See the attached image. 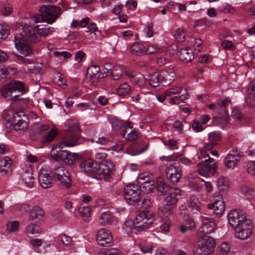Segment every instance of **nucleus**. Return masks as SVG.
I'll return each instance as SVG.
<instances>
[{
  "instance_id": "a878e982",
  "label": "nucleus",
  "mask_w": 255,
  "mask_h": 255,
  "mask_svg": "<svg viewBox=\"0 0 255 255\" xmlns=\"http://www.w3.org/2000/svg\"><path fill=\"white\" fill-rule=\"evenodd\" d=\"M162 82L166 85L170 84L175 78V73L173 68H168L160 73Z\"/></svg>"
},
{
  "instance_id": "c9c22d12",
  "label": "nucleus",
  "mask_w": 255,
  "mask_h": 255,
  "mask_svg": "<svg viewBox=\"0 0 255 255\" xmlns=\"http://www.w3.org/2000/svg\"><path fill=\"white\" fill-rule=\"evenodd\" d=\"M180 59L184 62H188L194 58L192 50L189 48H182L180 51Z\"/></svg>"
},
{
  "instance_id": "4d7b16f0",
  "label": "nucleus",
  "mask_w": 255,
  "mask_h": 255,
  "mask_svg": "<svg viewBox=\"0 0 255 255\" xmlns=\"http://www.w3.org/2000/svg\"><path fill=\"white\" fill-rule=\"evenodd\" d=\"M100 71V68L97 65H91L87 70V75L90 78L96 76Z\"/></svg>"
},
{
  "instance_id": "f257e3e1",
  "label": "nucleus",
  "mask_w": 255,
  "mask_h": 255,
  "mask_svg": "<svg viewBox=\"0 0 255 255\" xmlns=\"http://www.w3.org/2000/svg\"><path fill=\"white\" fill-rule=\"evenodd\" d=\"M21 30L14 36V45L17 51L24 56L32 54L31 43H36L52 34L54 28L47 24H37L33 28L31 24L21 22Z\"/></svg>"
},
{
  "instance_id": "4be33fe9",
  "label": "nucleus",
  "mask_w": 255,
  "mask_h": 255,
  "mask_svg": "<svg viewBox=\"0 0 255 255\" xmlns=\"http://www.w3.org/2000/svg\"><path fill=\"white\" fill-rule=\"evenodd\" d=\"M110 64L105 65V68L106 69L108 73L115 80H119L124 73H126L125 67L121 65H116L111 69Z\"/></svg>"
},
{
  "instance_id": "4468645a",
  "label": "nucleus",
  "mask_w": 255,
  "mask_h": 255,
  "mask_svg": "<svg viewBox=\"0 0 255 255\" xmlns=\"http://www.w3.org/2000/svg\"><path fill=\"white\" fill-rule=\"evenodd\" d=\"M166 178L172 184L179 182L182 176V167L176 163L167 166L165 170Z\"/></svg>"
},
{
  "instance_id": "f8f14e48",
  "label": "nucleus",
  "mask_w": 255,
  "mask_h": 255,
  "mask_svg": "<svg viewBox=\"0 0 255 255\" xmlns=\"http://www.w3.org/2000/svg\"><path fill=\"white\" fill-rule=\"evenodd\" d=\"M70 132L64 135L61 141L58 142L64 147H69L74 146L78 144V140L79 138L77 133L79 131V127L77 124L74 127L73 131L72 129H69Z\"/></svg>"
},
{
  "instance_id": "c85d7f7f",
  "label": "nucleus",
  "mask_w": 255,
  "mask_h": 255,
  "mask_svg": "<svg viewBox=\"0 0 255 255\" xmlns=\"http://www.w3.org/2000/svg\"><path fill=\"white\" fill-rule=\"evenodd\" d=\"M158 216L160 218L161 225L159 227L160 231L164 233L168 232L171 225V221L168 217L169 215H164L161 212H158Z\"/></svg>"
},
{
  "instance_id": "8fccbe9b",
  "label": "nucleus",
  "mask_w": 255,
  "mask_h": 255,
  "mask_svg": "<svg viewBox=\"0 0 255 255\" xmlns=\"http://www.w3.org/2000/svg\"><path fill=\"white\" fill-rule=\"evenodd\" d=\"M63 148H64V147L59 144V142L53 144L51 148V157L55 160Z\"/></svg>"
},
{
  "instance_id": "13d9d810",
  "label": "nucleus",
  "mask_w": 255,
  "mask_h": 255,
  "mask_svg": "<svg viewBox=\"0 0 255 255\" xmlns=\"http://www.w3.org/2000/svg\"><path fill=\"white\" fill-rule=\"evenodd\" d=\"M9 33V31L7 26L0 24V42L5 39Z\"/></svg>"
},
{
  "instance_id": "864d4df0",
  "label": "nucleus",
  "mask_w": 255,
  "mask_h": 255,
  "mask_svg": "<svg viewBox=\"0 0 255 255\" xmlns=\"http://www.w3.org/2000/svg\"><path fill=\"white\" fill-rule=\"evenodd\" d=\"M19 228V223L17 221H9L6 225V231L8 233L16 232Z\"/></svg>"
},
{
  "instance_id": "1a4fd4ad",
  "label": "nucleus",
  "mask_w": 255,
  "mask_h": 255,
  "mask_svg": "<svg viewBox=\"0 0 255 255\" xmlns=\"http://www.w3.org/2000/svg\"><path fill=\"white\" fill-rule=\"evenodd\" d=\"M228 221L233 229L251 221L247 218L246 214L240 210H231L227 215Z\"/></svg>"
},
{
  "instance_id": "f704fd0d",
  "label": "nucleus",
  "mask_w": 255,
  "mask_h": 255,
  "mask_svg": "<svg viewBox=\"0 0 255 255\" xmlns=\"http://www.w3.org/2000/svg\"><path fill=\"white\" fill-rule=\"evenodd\" d=\"M184 90H186L183 88L178 86H173L167 89L164 91V94L167 97H171L174 95H179L184 92Z\"/></svg>"
},
{
  "instance_id": "20e7f679",
  "label": "nucleus",
  "mask_w": 255,
  "mask_h": 255,
  "mask_svg": "<svg viewBox=\"0 0 255 255\" xmlns=\"http://www.w3.org/2000/svg\"><path fill=\"white\" fill-rule=\"evenodd\" d=\"M25 92V87L19 81L9 82L3 85L1 89V96L7 100H14Z\"/></svg>"
},
{
  "instance_id": "cd10ccee",
  "label": "nucleus",
  "mask_w": 255,
  "mask_h": 255,
  "mask_svg": "<svg viewBox=\"0 0 255 255\" xmlns=\"http://www.w3.org/2000/svg\"><path fill=\"white\" fill-rule=\"evenodd\" d=\"M76 155V154L75 153L70 152L67 150L62 149L55 160L70 163L75 159Z\"/></svg>"
},
{
  "instance_id": "338daca9",
  "label": "nucleus",
  "mask_w": 255,
  "mask_h": 255,
  "mask_svg": "<svg viewBox=\"0 0 255 255\" xmlns=\"http://www.w3.org/2000/svg\"><path fill=\"white\" fill-rule=\"evenodd\" d=\"M247 172L251 175L255 176V161H250L248 163Z\"/></svg>"
},
{
  "instance_id": "09e8293b",
  "label": "nucleus",
  "mask_w": 255,
  "mask_h": 255,
  "mask_svg": "<svg viewBox=\"0 0 255 255\" xmlns=\"http://www.w3.org/2000/svg\"><path fill=\"white\" fill-rule=\"evenodd\" d=\"M131 91V87L127 83L121 84L117 89V93L118 95L124 96L128 94Z\"/></svg>"
},
{
  "instance_id": "0eeeda50",
  "label": "nucleus",
  "mask_w": 255,
  "mask_h": 255,
  "mask_svg": "<svg viewBox=\"0 0 255 255\" xmlns=\"http://www.w3.org/2000/svg\"><path fill=\"white\" fill-rule=\"evenodd\" d=\"M199 159L202 161L198 164V172L202 176L206 177L215 173L216 164L212 158L208 154L201 152V156L198 155Z\"/></svg>"
},
{
  "instance_id": "412c9836",
  "label": "nucleus",
  "mask_w": 255,
  "mask_h": 255,
  "mask_svg": "<svg viewBox=\"0 0 255 255\" xmlns=\"http://www.w3.org/2000/svg\"><path fill=\"white\" fill-rule=\"evenodd\" d=\"M96 239L98 243L100 245L107 247H109L112 244L113 240L111 232L105 229H101L98 231Z\"/></svg>"
},
{
  "instance_id": "473e14b6",
  "label": "nucleus",
  "mask_w": 255,
  "mask_h": 255,
  "mask_svg": "<svg viewBox=\"0 0 255 255\" xmlns=\"http://www.w3.org/2000/svg\"><path fill=\"white\" fill-rule=\"evenodd\" d=\"M200 203L196 196H192L190 197L188 202V207L193 213L196 214L200 212Z\"/></svg>"
},
{
  "instance_id": "bf43d9fd",
  "label": "nucleus",
  "mask_w": 255,
  "mask_h": 255,
  "mask_svg": "<svg viewBox=\"0 0 255 255\" xmlns=\"http://www.w3.org/2000/svg\"><path fill=\"white\" fill-rule=\"evenodd\" d=\"M163 142L169 149L174 150L178 148L177 141L174 139L169 138L167 140L163 141Z\"/></svg>"
},
{
  "instance_id": "72a5a7b5",
  "label": "nucleus",
  "mask_w": 255,
  "mask_h": 255,
  "mask_svg": "<svg viewBox=\"0 0 255 255\" xmlns=\"http://www.w3.org/2000/svg\"><path fill=\"white\" fill-rule=\"evenodd\" d=\"M231 247L228 242H222L220 243L217 247V253L219 255H228L230 254Z\"/></svg>"
},
{
  "instance_id": "7c9ffc66",
  "label": "nucleus",
  "mask_w": 255,
  "mask_h": 255,
  "mask_svg": "<svg viewBox=\"0 0 255 255\" xmlns=\"http://www.w3.org/2000/svg\"><path fill=\"white\" fill-rule=\"evenodd\" d=\"M22 181L25 186L31 188L34 184V178L32 175V169H26L22 175Z\"/></svg>"
},
{
  "instance_id": "6ab92c4d",
  "label": "nucleus",
  "mask_w": 255,
  "mask_h": 255,
  "mask_svg": "<svg viewBox=\"0 0 255 255\" xmlns=\"http://www.w3.org/2000/svg\"><path fill=\"white\" fill-rule=\"evenodd\" d=\"M242 156L240 152L232 150L226 156L224 159L225 165L229 169H235L241 161Z\"/></svg>"
},
{
  "instance_id": "dca6fc26",
  "label": "nucleus",
  "mask_w": 255,
  "mask_h": 255,
  "mask_svg": "<svg viewBox=\"0 0 255 255\" xmlns=\"http://www.w3.org/2000/svg\"><path fill=\"white\" fill-rule=\"evenodd\" d=\"M56 240L61 241L63 245L71 252H78L82 247V244L79 241H74L72 238L66 234H60L56 237Z\"/></svg>"
},
{
  "instance_id": "3c124183",
  "label": "nucleus",
  "mask_w": 255,
  "mask_h": 255,
  "mask_svg": "<svg viewBox=\"0 0 255 255\" xmlns=\"http://www.w3.org/2000/svg\"><path fill=\"white\" fill-rule=\"evenodd\" d=\"M130 51L133 54L139 55L144 53L145 49L141 44L135 43L131 46Z\"/></svg>"
},
{
  "instance_id": "5fc2aeb1",
  "label": "nucleus",
  "mask_w": 255,
  "mask_h": 255,
  "mask_svg": "<svg viewBox=\"0 0 255 255\" xmlns=\"http://www.w3.org/2000/svg\"><path fill=\"white\" fill-rule=\"evenodd\" d=\"M221 138L220 132L214 131L210 132L208 134V140L213 144L215 146L217 145L218 141Z\"/></svg>"
},
{
  "instance_id": "ea45409f",
  "label": "nucleus",
  "mask_w": 255,
  "mask_h": 255,
  "mask_svg": "<svg viewBox=\"0 0 255 255\" xmlns=\"http://www.w3.org/2000/svg\"><path fill=\"white\" fill-rule=\"evenodd\" d=\"M140 250L143 254L152 253L153 244L146 240H141L138 244Z\"/></svg>"
},
{
  "instance_id": "9b49d317",
  "label": "nucleus",
  "mask_w": 255,
  "mask_h": 255,
  "mask_svg": "<svg viewBox=\"0 0 255 255\" xmlns=\"http://www.w3.org/2000/svg\"><path fill=\"white\" fill-rule=\"evenodd\" d=\"M42 15L48 24L53 23L59 17L61 9L56 6L45 5L40 8Z\"/></svg>"
},
{
  "instance_id": "39448f33",
  "label": "nucleus",
  "mask_w": 255,
  "mask_h": 255,
  "mask_svg": "<svg viewBox=\"0 0 255 255\" xmlns=\"http://www.w3.org/2000/svg\"><path fill=\"white\" fill-rule=\"evenodd\" d=\"M215 247L214 239L206 236L194 246L193 255H212Z\"/></svg>"
},
{
  "instance_id": "a19ab883",
  "label": "nucleus",
  "mask_w": 255,
  "mask_h": 255,
  "mask_svg": "<svg viewBox=\"0 0 255 255\" xmlns=\"http://www.w3.org/2000/svg\"><path fill=\"white\" fill-rule=\"evenodd\" d=\"M196 4L197 1L194 0L186 2V3H177V5L179 11H183L186 10L189 12H191L196 10V8H192L191 6V5H195Z\"/></svg>"
},
{
  "instance_id": "e433bc0d",
  "label": "nucleus",
  "mask_w": 255,
  "mask_h": 255,
  "mask_svg": "<svg viewBox=\"0 0 255 255\" xmlns=\"http://www.w3.org/2000/svg\"><path fill=\"white\" fill-rule=\"evenodd\" d=\"M77 212L85 222L88 221L91 217V208L88 206H80L77 209Z\"/></svg>"
},
{
  "instance_id": "4c0bfd02",
  "label": "nucleus",
  "mask_w": 255,
  "mask_h": 255,
  "mask_svg": "<svg viewBox=\"0 0 255 255\" xmlns=\"http://www.w3.org/2000/svg\"><path fill=\"white\" fill-rule=\"evenodd\" d=\"M114 221V219L109 212H105L102 213L99 218V222L102 225L111 224Z\"/></svg>"
},
{
  "instance_id": "2f4dec72",
  "label": "nucleus",
  "mask_w": 255,
  "mask_h": 255,
  "mask_svg": "<svg viewBox=\"0 0 255 255\" xmlns=\"http://www.w3.org/2000/svg\"><path fill=\"white\" fill-rule=\"evenodd\" d=\"M130 77L131 82L137 84L139 87H144L145 84V78L143 75L139 73H133L131 75H128Z\"/></svg>"
},
{
  "instance_id": "69168bd1",
  "label": "nucleus",
  "mask_w": 255,
  "mask_h": 255,
  "mask_svg": "<svg viewBox=\"0 0 255 255\" xmlns=\"http://www.w3.org/2000/svg\"><path fill=\"white\" fill-rule=\"evenodd\" d=\"M96 31L101 33V31L99 30L96 23L94 22H89L87 26V30H86V32L89 33V34H92Z\"/></svg>"
},
{
  "instance_id": "603ef678",
  "label": "nucleus",
  "mask_w": 255,
  "mask_h": 255,
  "mask_svg": "<svg viewBox=\"0 0 255 255\" xmlns=\"http://www.w3.org/2000/svg\"><path fill=\"white\" fill-rule=\"evenodd\" d=\"M217 185L220 190H224L229 187V182L227 178L220 177L217 181Z\"/></svg>"
},
{
  "instance_id": "58836bf2",
  "label": "nucleus",
  "mask_w": 255,
  "mask_h": 255,
  "mask_svg": "<svg viewBox=\"0 0 255 255\" xmlns=\"http://www.w3.org/2000/svg\"><path fill=\"white\" fill-rule=\"evenodd\" d=\"M57 133L58 131L56 128H53L51 129L47 134L42 137L41 139V142L46 144L52 142L57 136Z\"/></svg>"
},
{
  "instance_id": "c03bdc74",
  "label": "nucleus",
  "mask_w": 255,
  "mask_h": 255,
  "mask_svg": "<svg viewBox=\"0 0 255 255\" xmlns=\"http://www.w3.org/2000/svg\"><path fill=\"white\" fill-rule=\"evenodd\" d=\"M187 91L184 90V92L180 95L172 96L169 99V103L173 105H178L180 101L187 99Z\"/></svg>"
},
{
  "instance_id": "de8ad7c7",
  "label": "nucleus",
  "mask_w": 255,
  "mask_h": 255,
  "mask_svg": "<svg viewBox=\"0 0 255 255\" xmlns=\"http://www.w3.org/2000/svg\"><path fill=\"white\" fill-rule=\"evenodd\" d=\"M135 222L131 220H127L122 226V231L124 234L128 235L133 228L135 229Z\"/></svg>"
},
{
  "instance_id": "f3484780",
  "label": "nucleus",
  "mask_w": 255,
  "mask_h": 255,
  "mask_svg": "<svg viewBox=\"0 0 255 255\" xmlns=\"http://www.w3.org/2000/svg\"><path fill=\"white\" fill-rule=\"evenodd\" d=\"M253 229V225L251 221L244 223L234 229L235 237L241 240L247 239L251 235Z\"/></svg>"
},
{
  "instance_id": "5701e85b",
  "label": "nucleus",
  "mask_w": 255,
  "mask_h": 255,
  "mask_svg": "<svg viewBox=\"0 0 255 255\" xmlns=\"http://www.w3.org/2000/svg\"><path fill=\"white\" fill-rule=\"evenodd\" d=\"M148 145L145 142L135 143L131 145L127 150V153L131 156H135L144 152Z\"/></svg>"
},
{
  "instance_id": "49530a36",
  "label": "nucleus",
  "mask_w": 255,
  "mask_h": 255,
  "mask_svg": "<svg viewBox=\"0 0 255 255\" xmlns=\"http://www.w3.org/2000/svg\"><path fill=\"white\" fill-rule=\"evenodd\" d=\"M26 232L28 235H35L41 233V229L38 225L31 223L26 226Z\"/></svg>"
},
{
  "instance_id": "37998d69",
  "label": "nucleus",
  "mask_w": 255,
  "mask_h": 255,
  "mask_svg": "<svg viewBox=\"0 0 255 255\" xmlns=\"http://www.w3.org/2000/svg\"><path fill=\"white\" fill-rule=\"evenodd\" d=\"M165 48L159 47L156 44H149L146 48L145 52L146 54L159 53L162 54L165 52Z\"/></svg>"
},
{
  "instance_id": "e2e57ef3",
  "label": "nucleus",
  "mask_w": 255,
  "mask_h": 255,
  "mask_svg": "<svg viewBox=\"0 0 255 255\" xmlns=\"http://www.w3.org/2000/svg\"><path fill=\"white\" fill-rule=\"evenodd\" d=\"M133 35L132 32L131 30H128L125 31L121 32L120 35L119 36V40H124L126 41L129 40L132 38Z\"/></svg>"
},
{
  "instance_id": "f03ea898",
  "label": "nucleus",
  "mask_w": 255,
  "mask_h": 255,
  "mask_svg": "<svg viewBox=\"0 0 255 255\" xmlns=\"http://www.w3.org/2000/svg\"><path fill=\"white\" fill-rule=\"evenodd\" d=\"M53 179L59 181V185L63 188H68L71 185V180L68 171L63 167L56 168L52 173L47 168H42L39 172L38 181L43 188L52 186Z\"/></svg>"
},
{
  "instance_id": "a211bd4d",
  "label": "nucleus",
  "mask_w": 255,
  "mask_h": 255,
  "mask_svg": "<svg viewBox=\"0 0 255 255\" xmlns=\"http://www.w3.org/2000/svg\"><path fill=\"white\" fill-rule=\"evenodd\" d=\"M200 219L202 222V225L199 229V234H209L215 231L216 227V224L211 218L204 216H201Z\"/></svg>"
},
{
  "instance_id": "423d86ee",
  "label": "nucleus",
  "mask_w": 255,
  "mask_h": 255,
  "mask_svg": "<svg viewBox=\"0 0 255 255\" xmlns=\"http://www.w3.org/2000/svg\"><path fill=\"white\" fill-rule=\"evenodd\" d=\"M156 219L155 213L153 212H142L135 218V229L138 231L144 230L150 228Z\"/></svg>"
},
{
  "instance_id": "c756f323",
  "label": "nucleus",
  "mask_w": 255,
  "mask_h": 255,
  "mask_svg": "<svg viewBox=\"0 0 255 255\" xmlns=\"http://www.w3.org/2000/svg\"><path fill=\"white\" fill-rule=\"evenodd\" d=\"M44 213L41 207L34 206L29 211V218L31 220L40 221L44 217Z\"/></svg>"
},
{
  "instance_id": "ddd939ff",
  "label": "nucleus",
  "mask_w": 255,
  "mask_h": 255,
  "mask_svg": "<svg viewBox=\"0 0 255 255\" xmlns=\"http://www.w3.org/2000/svg\"><path fill=\"white\" fill-rule=\"evenodd\" d=\"M178 199L174 196L172 192L166 195L163 200V204L158 209V212L166 215H170L172 213L174 206L176 205Z\"/></svg>"
},
{
  "instance_id": "680f3d73",
  "label": "nucleus",
  "mask_w": 255,
  "mask_h": 255,
  "mask_svg": "<svg viewBox=\"0 0 255 255\" xmlns=\"http://www.w3.org/2000/svg\"><path fill=\"white\" fill-rule=\"evenodd\" d=\"M0 71L1 73L4 76L5 78H10L11 75L14 74L15 70L11 68H6L2 66L0 68Z\"/></svg>"
},
{
  "instance_id": "052dcab7",
  "label": "nucleus",
  "mask_w": 255,
  "mask_h": 255,
  "mask_svg": "<svg viewBox=\"0 0 255 255\" xmlns=\"http://www.w3.org/2000/svg\"><path fill=\"white\" fill-rule=\"evenodd\" d=\"M110 123L114 130H118L124 126L123 122L116 118H112L110 121Z\"/></svg>"
},
{
  "instance_id": "6e6552de",
  "label": "nucleus",
  "mask_w": 255,
  "mask_h": 255,
  "mask_svg": "<svg viewBox=\"0 0 255 255\" xmlns=\"http://www.w3.org/2000/svg\"><path fill=\"white\" fill-rule=\"evenodd\" d=\"M136 182L141 191L149 193L154 187V179L152 173L145 171L139 174L136 178Z\"/></svg>"
},
{
  "instance_id": "b1692460",
  "label": "nucleus",
  "mask_w": 255,
  "mask_h": 255,
  "mask_svg": "<svg viewBox=\"0 0 255 255\" xmlns=\"http://www.w3.org/2000/svg\"><path fill=\"white\" fill-rule=\"evenodd\" d=\"M229 100L226 98L223 100L220 103L217 104H210L207 105V107L217 113L222 114L226 112L227 111V107L229 105Z\"/></svg>"
},
{
  "instance_id": "bb28decb",
  "label": "nucleus",
  "mask_w": 255,
  "mask_h": 255,
  "mask_svg": "<svg viewBox=\"0 0 255 255\" xmlns=\"http://www.w3.org/2000/svg\"><path fill=\"white\" fill-rule=\"evenodd\" d=\"M12 161L8 156L0 159V172L6 174L11 172Z\"/></svg>"
},
{
  "instance_id": "aec40b11",
  "label": "nucleus",
  "mask_w": 255,
  "mask_h": 255,
  "mask_svg": "<svg viewBox=\"0 0 255 255\" xmlns=\"http://www.w3.org/2000/svg\"><path fill=\"white\" fill-rule=\"evenodd\" d=\"M13 118L15 122L13 127L15 130L25 131L28 128V117L22 112L14 113Z\"/></svg>"
},
{
  "instance_id": "774afa93",
  "label": "nucleus",
  "mask_w": 255,
  "mask_h": 255,
  "mask_svg": "<svg viewBox=\"0 0 255 255\" xmlns=\"http://www.w3.org/2000/svg\"><path fill=\"white\" fill-rule=\"evenodd\" d=\"M99 255H121V254L118 249H111L101 251Z\"/></svg>"
},
{
  "instance_id": "2eb2a0df",
  "label": "nucleus",
  "mask_w": 255,
  "mask_h": 255,
  "mask_svg": "<svg viewBox=\"0 0 255 255\" xmlns=\"http://www.w3.org/2000/svg\"><path fill=\"white\" fill-rule=\"evenodd\" d=\"M212 203L208 205L209 209H212L217 216H221L225 210V204L222 196L218 193H215L212 196Z\"/></svg>"
},
{
  "instance_id": "7ed1b4c3",
  "label": "nucleus",
  "mask_w": 255,
  "mask_h": 255,
  "mask_svg": "<svg viewBox=\"0 0 255 255\" xmlns=\"http://www.w3.org/2000/svg\"><path fill=\"white\" fill-rule=\"evenodd\" d=\"M80 167L87 174L97 179L107 178L114 168L113 163L109 160H105L98 164L92 159L83 161Z\"/></svg>"
},
{
  "instance_id": "a18cd8bd",
  "label": "nucleus",
  "mask_w": 255,
  "mask_h": 255,
  "mask_svg": "<svg viewBox=\"0 0 255 255\" xmlns=\"http://www.w3.org/2000/svg\"><path fill=\"white\" fill-rule=\"evenodd\" d=\"M195 227V223L193 220L188 219L186 220L185 223L180 227V230L182 233H185L188 231H191Z\"/></svg>"
},
{
  "instance_id": "79ce46f5",
  "label": "nucleus",
  "mask_w": 255,
  "mask_h": 255,
  "mask_svg": "<svg viewBox=\"0 0 255 255\" xmlns=\"http://www.w3.org/2000/svg\"><path fill=\"white\" fill-rule=\"evenodd\" d=\"M160 81L162 82L161 78H160V73L154 72L149 75V83L151 86L154 87H158Z\"/></svg>"
},
{
  "instance_id": "393cba45",
  "label": "nucleus",
  "mask_w": 255,
  "mask_h": 255,
  "mask_svg": "<svg viewBox=\"0 0 255 255\" xmlns=\"http://www.w3.org/2000/svg\"><path fill=\"white\" fill-rule=\"evenodd\" d=\"M156 190L162 195L165 196L171 192L172 188L167 184L162 178L159 177L156 180L155 186Z\"/></svg>"
},
{
  "instance_id": "6e6d98bb",
  "label": "nucleus",
  "mask_w": 255,
  "mask_h": 255,
  "mask_svg": "<svg viewBox=\"0 0 255 255\" xmlns=\"http://www.w3.org/2000/svg\"><path fill=\"white\" fill-rule=\"evenodd\" d=\"M249 91L250 104L251 106H255V80L253 82L250 86Z\"/></svg>"
},
{
  "instance_id": "0e129e2a",
  "label": "nucleus",
  "mask_w": 255,
  "mask_h": 255,
  "mask_svg": "<svg viewBox=\"0 0 255 255\" xmlns=\"http://www.w3.org/2000/svg\"><path fill=\"white\" fill-rule=\"evenodd\" d=\"M220 10L224 13H233L235 12V8L232 6L227 4L224 3L220 7Z\"/></svg>"
},
{
  "instance_id": "9d476101",
  "label": "nucleus",
  "mask_w": 255,
  "mask_h": 255,
  "mask_svg": "<svg viewBox=\"0 0 255 255\" xmlns=\"http://www.w3.org/2000/svg\"><path fill=\"white\" fill-rule=\"evenodd\" d=\"M124 198L128 204L136 206L140 201L137 187L134 184L127 185L124 189Z\"/></svg>"
}]
</instances>
